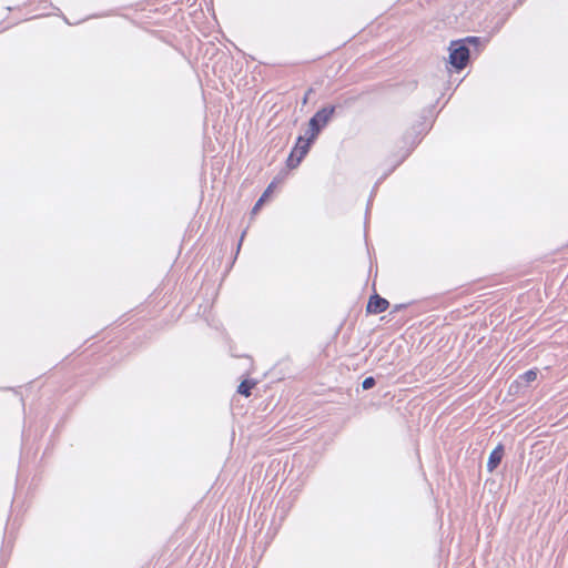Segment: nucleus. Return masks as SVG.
<instances>
[{
  "mask_svg": "<svg viewBox=\"0 0 568 568\" xmlns=\"http://www.w3.org/2000/svg\"><path fill=\"white\" fill-rule=\"evenodd\" d=\"M448 63L452 68L459 72L466 68L470 58V48L464 44V41L454 40L448 47Z\"/></svg>",
  "mask_w": 568,
  "mask_h": 568,
  "instance_id": "obj_1",
  "label": "nucleus"
},
{
  "mask_svg": "<svg viewBox=\"0 0 568 568\" xmlns=\"http://www.w3.org/2000/svg\"><path fill=\"white\" fill-rule=\"evenodd\" d=\"M337 108V105L327 104L313 114V116L308 120V125L312 126L314 134H321V132L334 116Z\"/></svg>",
  "mask_w": 568,
  "mask_h": 568,
  "instance_id": "obj_2",
  "label": "nucleus"
},
{
  "mask_svg": "<svg viewBox=\"0 0 568 568\" xmlns=\"http://www.w3.org/2000/svg\"><path fill=\"white\" fill-rule=\"evenodd\" d=\"M303 144H304V136L298 135L296 139V142H295V145L293 146V149L291 150V152L286 159V166L290 170L296 169L301 164V162L304 160V158L307 155V154L302 155V153H301Z\"/></svg>",
  "mask_w": 568,
  "mask_h": 568,
  "instance_id": "obj_3",
  "label": "nucleus"
},
{
  "mask_svg": "<svg viewBox=\"0 0 568 568\" xmlns=\"http://www.w3.org/2000/svg\"><path fill=\"white\" fill-rule=\"evenodd\" d=\"M389 307V302L378 295L377 293H374L369 296L367 305H366V313L367 314H381L385 312Z\"/></svg>",
  "mask_w": 568,
  "mask_h": 568,
  "instance_id": "obj_4",
  "label": "nucleus"
},
{
  "mask_svg": "<svg viewBox=\"0 0 568 568\" xmlns=\"http://www.w3.org/2000/svg\"><path fill=\"white\" fill-rule=\"evenodd\" d=\"M505 455V446L503 444H498L489 454L487 460V470L493 473L501 463Z\"/></svg>",
  "mask_w": 568,
  "mask_h": 568,
  "instance_id": "obj_5",
  "label": "nucleus"
},
{
  "mask_svg": "<svg viewBox=\"0 0 568 568\" xmlns=\"http://www.w3.org/2000/svg\"><path fill=\"white\" fill-rule=\"evenodd\" d=\"M318 135L320 134H314V132L312 131V126L308 125V128L305 132V136H304V144H303L302 152H301L302 155L307 154L310 152L312 145L315 143Z\"/></svg>",
  "mask_w": 568,
  "mask_h": 568,
  "instance_id": "obj_6",
  "label": "nucleus"
},
{
  "mask_svg": "<svg viewBox=\"0 0 568 568\" xmlns=\"http://www.w3.org/2000/svg\"><path fill=\"white\" fill-rule=\"evenodd\" d=\"M256 386V381L246 378L241 382L237 386V393L242 396L248 397L252 394L253 388Z\"/></svg>",
  "mask_w": 568,
  "mask_h": 568,
  "instance_id": "obj_7",
  "label": "nucleus"
},
{
  "mask_svg": "<svg viewBox=\"0 0 568 568\" xmlns=\"http://www.w3.org/2000/svg\"><path fill=\"white\" fill-rule=\"evenodd\" d=\"M538 376V371L536 368L529 369L525 372L524 374L518 376V379L516 381L517 387L520 384H525L526 386H529L531 382H535Z\"/></svg>",
  "mask_w": 568,
  "mask_h": 568,
  "instance_id": "obj_8",
  "label": "nucleus"
},
{
  "mask_svg": "<svg viewBox=\"0 0 568 568\" xmlns=\"http://www.w3.org/2000/svg\"><path fill=\"white\" fill-rule=\"evenodd\" d=\"M458 41H464L465 45H473L477 50L478 47L481 44V39L479 37H466L464 39H459Z\"/></svg>",
  "mask_w": 568,
  "mask_h": 568,
  "instance_id": "obj_9",
  "label": "nucleus"
},
{
  "mask_svg": "<svg viewBox=\"0 0 568 568\" xmlns=\"http://www.w3.org/2000/svg\"><path fill=\"white\" fill-rule=\"evenodd\" d=\"M375 385H376V379L373 376L365 377L362 383V387L364 390H368V389L373 388Z\"/></svg>",
  "mask_w": 568,
  "mask_h": 568,
  "instance_id": "obj_10",
  "label": "nucleus"
},
{
  "mask_svg": "<svg viewBox=\"0 0 568 568\" xmlns=\"http://www.w3.org/2000/svg\"><path fill=\"white\" fill-rule=\"evenodd\" d=\"M276 186V179L273 180L268 185L267 187L265 189V191L263 192V194L260 196L262 197V200L266 201L267 197L271 195V193L273 192V190L275 189Z\"/></svg>",
  "mask_w": 568,
  "mask_h": 568,
  "instance_id": "obj_11",
  "label": "nucleus"
},
{
  "mask_svg": "<svg viewBox=\"0 0 568 568\" xmlns=\"http://www.w3.org/2000/svg\"><path fill=\"white\" fill-rule=\"evenodd\" d=\"M264 202H265V201H264V200H262V197H260V199L256 201V203L254 204L253 209H252V214H256V213L261 210V207H262V205H263V203H264Z\"/></svg>",
  "mask_w": 568,
  "mask_h": 568,
  "instance_id": "obj_12",
  "label": "nucleus"
},
{
  "mask_svg": "<svg viewBox=\"0 0 568 568\" xmlns=\"http://www.w3.org/2000/svg\"><path fill=\"white\" fill-rule=\"evenodd\" d=\"M313 92V89H308L307 92L305 93L304 98H303V101L302 103L303 104H306L307 103V100H308V95Z\"/></svg>",
  "mask_w": 568,
  "mask_h": 568,
  "instance_id": "obj_13",
  "label": "nucleus"
},
{
  "mask_svg": "<svg viewBox=\"0 0 568 568\" xmlns=\"http://www.w3.org/2000/svg\"><path fill=\"white\" fill-rule=\"evenodd\" d=\"M245 233H246V232L244 231V232L242 233V235H241V239H240L239 244H237V247H236V254L240 252V248H241V245H242V241H243V239H244Z\"/></svg>",
  "mask_w": 568,
  "mask_h": 568,
  "instance_id": "obj_14",
  "label": "nucleus"
},
{
  "mask_svg": "<svg viewBox=\"0 0 568 568\" xmlns=\"http://www.w3.org/2000/svg\"><path fill=\"white\" fill-rule=\"evenodd\" d=\"M405 307H406V305H405V304L396 305V306L394 307V312H398V311H400V310H403V308H405Z\"/></svg>",
  "mask_w": 568,
  "mask_h": 568,
  "instance_id": "obj_15",
  "label": "nucleus"
},
{
  "mask_svg": "<svg viewBox=\"0 0 568 568\" xmlns=\"http://www.w3.org/2000/svg\"><path fill=\"white\" fill-rule=\"evenodd\" d=\"M7 28H8V27L2 26V22L0 23V32H2V31H4V30H7Z\"/></svg>",
  "mask_w": 568,
  "mask_h": 568,
  "instance_id": "obj_16",
  "label": "nucleus"
},
{
  "mask_svg": "<svg viewBox=\"0 0 568 568\" xmlns=\"http://www.w3.org/2000/svg\"><path fill=\"white\" fill-rule=\"evenodd\" d=\"M379 183H381V180H378V181L375 183V186H374V190H373V191H375V190H376V187L378 186V184H379Z\"/></svg>",
  "mask_w": 568,
  "mask_h": 568,
  "instance_id": "obj_17",
  "label": "nucleus"
},
{
  "mask_svg": "<svg viewBox=\"0 0 568 568\" xmlns=\"http://www.w3.org/2000/svg\"><path fill=\"white\" fill-rule=\"evenodd\" d=\"M384 178H387V174H384V176H381V181L384 180Z\"/></svg>",
  "mask_w": 568,
  "mask_h": 568,
  "instance_id": "obj_18",
  "label": "nucleus"
},
{
  "mask_svg": "<svg viewBox=\"0 0 568 568\" xmlns=\"http://www.w3.org/2000/svg\"><path fill=\"white\" fill-rule=\"evenodd\" d=\"M384 178H387V174H384V176H381V181L384 180Z\"/></svg>",
  "mask_w": 568,
  "mask_h": 568,
  "instance_id": "obj_19",
  "label": "nucleus"
}]
</instances>
